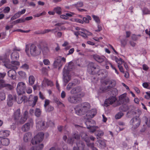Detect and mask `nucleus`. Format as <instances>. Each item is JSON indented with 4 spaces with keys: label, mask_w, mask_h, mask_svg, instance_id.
Here are the masks:
<instances>
[{
    "label": "nucleus",
    "mask_w": 150,
    "mask_h": 150,
    "mask_svg": "<svg viewBox=\"0 0 150 150\" xmlns=\"http://www.w3.org/2000/svg\"><path fill=\"white\" fill-rule=\"evenodd\" d=\"M87 71L88 73L91 74H98V76H101L100 77H104V72L106 73V70L104 69H100L99 67H95L94 63L92 62L89 63L88 66Z\"/></svg>",
    "instance_id": "1"
},
{
    "label": "nucleus",
    "mask_w": 150,
    "mask_h": 150,
    "mask_svg": "<svg viewBox=\"0 0 150 150\" xmlns=\"http://www.w3.org/2000/svg\"><path fill=\"white\" fill-rule=\"evenodd\" d=\"M30 50V52L31 55L33 56H35L39 55L40 53V49H39L35 45L32 44L29 46L28 44L25 45V52L27 55L30 56V54L29 53V51Z\"/></svg>",
    "instance_id": "2"
},
{
    "label": "nucleus",
    "mask_w": 150,
    "mask_h": 150,
    "mask_svg": "<svg viewBox=\"0 0 150 150\" xmlns=\"http://www.w3.org/2000/svg\"><path fill=\"white\" fill-rule=\"evenodd\" d=\"M104 83L106 85H109L104 87H100L98 91L99 93H103L108 91L111 88L115 87L116 85L115 81L113 80H105L104 81Z\"/></svg>",
    "instance_id": "3"
},
{
    "label": "nucleus",
    "mask_w": 150,
    "mask_h": 150,
    "mask_svg": "<svg viewBox=\"0 0 150 150\" xmlns=\"http://www.w3.org/2000/svg\"><path fill=\"white\" fill-rule=\"evenodd\" d=\"M83 93H81L79 94L70 95L67 97V100L68 102L72 104H76L79 103L82 101L81 97L84 96Z\"/></svg>",
    "instance_id": "4"
},
{
    "label": "nucleus",
    "mask_w": 150,
    "mask_h": 150,
    "mask_svg": "<svg viewBox=\"0 0 150 150\" xmlns=\"http://www.w3.org/2000/svg\"><path fill=\"white\" fill-rule=\"evenodd\" d=\"M87 128L89 129L91 133H93L98 128L97 126H94L95 122L93 120L88 118L85 122V123Z\"/></svg>",
    "instance_id": "5"
},
{
    "label": "nucleus",
    "mask_w": 150,
    "mask_h": 150,
    "mask_svg": "<svg viewBox=\"0 0 150 150\" xmlns=\"http://www.w3.org/2000/svg\"><path fill=\"white\" fill-rule=\"evenodd\" d=\"M66 61V59L64 57H62L61 56H59L57 57L54 61L53 64V66L54 68L59 67V69L64 64Z\"/></svg>",
    "instance_id": "6"
},
{
    "label": "nucleus",
    "mask_w": 150,
    "mask_h": 150,
    "mask_svg": "<svg viewBox=\"0 0 150 150\" xmlns=\"http://www.w3.org/2000/svg\"><path fill=\"white\" fill-rule=\"evenodd\" d=\"M44 135V133L42 132L38 133L31 140V143L33 145L39 144L42 141Z\"/></svg>",
    "instance_id": "7"
},
{
    "label": "nucleus",
    "mask_w": 150,
    "mask_h": 150,
    "mask_svg": "<svg viewBox=\"0 0 150 150\" xmlns=\"http://www.w3.org/2000/svg\"><path fill=\"white\" fill-rule=\"evenodd\" d=\"M26 86L25 84L23 82H19L17 85L16 91L19 95H22L25 93Z\"/></svg>",
    "instance_id": "8"
},
{
    "label": "nucleus",
    "mask_w": 150,
    "mask_h": 150,
    "mask_svg": "<svg viewBox=\"0 0 150 150\" xmlns=\"http://www.w3.org/2000/svg\"><path fill=\"white\" fill-rule=\"evenodd\" d=\"M19 57L18 53L16 51H13L11 55V58L13 60L11 62V63L13 64L19 65V62L16 61L18 60Z\"/></svg>",
    "instance_id": "9"
},
{
    "label": "nucleus",
    "mask_w": 150,
    "mask_h": 150,
    "mask_svg": "<svg viewBox=\"0 0 150 150\" xmlns=\"http://www.w3.org/2000/svg\"><path fill=\"white\" fill-rule=\"evenodd\" d=\"M119 102L117 103L118 105H120L121 104H126L129 102V98L127 97V93H124L120 95L119 97Z\"/></svg>",
    "instance_id": "10"
},
{
    "label": "nucleus",
    "mask_w": 150,
    "mask_h": 150,
    "mask_svg": "<svg viewBox=\"0 0 150 150\" xmlns=\"http://www.w3.org/2000/svg\"><path fill=\"white\" fill-rule=\"evenodd\" d=\"M130 122L131 124H132V127L134 129H135L140 125L141 120L139 117L136 116L131 120Z\"/></svg>",
    "instance_id": "11"
},
{
    "label": "nucleus",
    "mask_w": 150,
    "mask_h": 150,
    "mask_svg": "<svg viewBox=\"0 0 150 150\" xmlns=\"http://www.w3.org/2000/svg\"><path fill=\"white\" fill-rule=\"evenodd\" d=\"M81 136L82 138L86 142L88 146L90 147L92 149H93V148L95 147H94V144L93 143H89V137L86 133H82L81 134Z\"/></svg>",
    "instance_id": "12"
},
{
    "label": "nucleus",
    "mask_w": 150,
    "mask_h": 150,
    "mask_svg": "<svg viewBox=\"0 0 150 150\" xmlns=\"http://www.w3.org/2000/svg\"><path fill=\"white\" fill-rule=\"evenodd\" d=\"M38 100V97L37 96H34L33 95L29 96L28 98V103L30 106L34 107L35 105Z\"/></svg>",
    "instance_id": "13"
},
{
    "label": "nucleus",
    "mask_w": 150,
    "mask_h": 150,
    "mask_svg": "<svg viewBox=\"0 0 150 150\" xmlns=\"http://www.w3.org/2000/svg\"><path fill=\"white\" fill-rule=\"evenodd\" d=\"M34 124V122L32 119L30 120L29 122L23 125L22 127V130L24 132H27L30 130V127H32Z\"/></svg>",
    "instance_id": "14"
},
{
    "label": "nucleus",
    "mask_w": 150,
    "mask_h": 150,
    "mask_svg": "<svg viewBox=\"0 0 150 150\" xmlns=\"http://www.w3.org/2000/svg\"><path fill=\"white\" fill-rule=\"evenodd\" d=\"M80 135L78 132L73 134V137H69L67 140V143L69 144L72 145L75 139H79L80 138Z\"/></svg>",
    "instance_id": "15"
},
{
    "label": "nucleus",
    "mask_w": 150,
    "mask_h": 150,
    "mask_svg": "<svg viewBox=\"0 0 150 150\" xmlns=\"http://www.w3.org/2000/svg\"><path fill=\"white\" fill-rule=\"evenodd\" d=\"M117 99L115 96H112L106 99L105 100L104 105L105 106L107 107L110 105H111L114 103Z\"/></svg>",
    "instance_id": "16"
},
{
    "label": "nucleus",
    "mask_w": 150,
    "mask_h": 150,
    "mask_svg": "<svg viewBox=\"0 0 150 150\" xmlns=\"http://www.w3.org/2000/svg\"><path fill=\"white\" fill-rule=\"evenodd\" d=\"M36 127L39 130H43L46 128L47 127L45 126V122L44 121H36Z\"/></svg>",
    "instance_id": "17"
},
{
    "label": "nucleus",
    "mask_w": 150,
    "mask_h": 150,
    "mask_svg": "<svg viewBox=\"0 0 150 150\" xmlns=\"http://www.w3.org/2000/svg\"><path fill=\"white\" fill-rule=\"evenodd\" d=\"M74 64L72 62H70L67 66H65L63 69V71H66V72L69 73V71L74 68Z\"/></svg>",
    "instance_id": "18"
},
{
    "label": "nucleus",
    "mask_w": 150,
    "mask_h": 150,
    "mask_svg": "<svg viewBox=\"0 0 150 150\" xmlns=\"http://www.w3.org/2000/svg\"><path fill=\"white\" fill-rule=\"evenodd\" d=\"M82 105V109L83 113L84 114L86 113H87L91 107L90 104L87 102H85L83 103Z\"/></svg>",
    "instance_id": "19"
},
{
    "label": "nucleus",
    "mask_w": 150,
    "mask_h": 150,
    "mask_svg": "<svg viewBox=\"0 0 150 150\" xmlns=\"http://www.w3.org/2000/svg\"><path fill=\"white\" fill-rule=\"evenodd\" d=\"M97 111L96 109H93L87 112L86 115L89 118H93L96 114Z\"/></svg>",
    "instance_id": "20"
},
{
    "label": "nucleus",
    "mask_w": 150,
    "mask_h": 150,
    "mask_svg": "<svg viewBox=\"0 0 150 150\" xmlns=\"http://www.w3.org/2000/svg\"><path fill=\"white\" fill-rule=\"evenodd\" d=\"M82 89L80 86H77L72 88L70 91V93L71 94H79L80 93Z\"/></svg>",
    "instance_id": "21"
},
{
    "label": "nucleus",
    "mask_w": 150,
    "mask_h": 150,
    "mask_svg": "<svg viewBox=\"0 0 150 150\" xmlns=\"http://www.w3.org/2000/svg\"><path fill=\"white\" fill-rule=\"evenodd\" d=\"M4 88H5L6 89L8 90H11L13 89V87L9 84L6 83L5 82L0 84V90Z\"/></svg>",
    "instance_id": "22"
},
{
    "label": "nucleus",
    "mask_w": 150,
    "mask_h": 150,
    "mask_svg": "<svg viewBox=\"0 0 150 150\" xmlns=\"http://www.w3.org/2000/svg\"><path fill=\"white\" fill-rule=\"evenodd\" d=\"M69 74V73L66 72V71H63V80L66 83H68L71 79V76Z\"/></svg>",
    "instance_id": "23"
},
{
    "label": "nucleus",
    "mask_w": 150,
    "mask_h": 150,
    "mask_svg": "<svg viewBox=\"0 0 150 150\" xmlns=\"http://www.w3.org/2000/svg\"><path fill=\"white\" fill-rule=\"evenodd\" d=\"M93 57L95 60L99 63H101L103 62L106 59L105 57L104 56H100L97 54L93 55Z\"/></svg>",
    "instance_id": "24"
},
{
    "label": "nucleus",
    "mask_w": 150,
    "mask_h": 150,
    "mask_svg": "<svg viewBox=\"0 0 150 150\" xmlns=\"http://www.w3.org/2000/svg\"><path fill=\"white\" fill-rule=\"evenodd\" d=\"M17 69H11L8 72V74L9 77L13 79H14L16 78V72Z\"/></svg>",
    "instance_id": "25"
},
{
    "label": "nucleus",
    "mask_w": 150,
    "mask_h": 150,
    "mask_svg": "<svg viewBox=\"0 0 150 150\" xmlns=\"http://www.w3.org/2000/svg\"><path fill=\"white\" fill-rule=\"evenodd\" d=\"M10 131L8 130L0 131V138L8 137L10 135Z\"/></svg>",
    "instance_id": "26"
},
{
    "label": "nucleus",
    "mask_w": 150,
    "mask_h": 150,
    "mask_svg": "<svg viewBox=\"0 0 150 150\" xmlns=\"http://www.w3.org/2000/svg\"><path fill=\"white\" fill-rule=\"evenodd\" d=\"M20 109H18L14 112L13 116L14 120L16 121H18L20 117Z\"/></svg>",
    "instance_id": "27"
},
{
    "label": "nucleus",
    "mask_w": 150,
    "mask_h": 150,
    "mask_svg": "<svg viewBox=\"0 0 150 150\" xmlns=\"http://www.w3.org/2000/svg\"><path fill=\"white\" fill-rule=\"evenodd\" d=\"M28 112L25 111L20 120L19 122L21 124H23L26 120L28 117Z\"/></svg>",
    "instance_id": "28"
},
{
    "label": "nucleus",
    "mask_w": 150,
    "mask_h": 150,
    "mask_svg": "<svg viewBox=\"0 0 150 150\" xmlns=\"http://www.w3.org/2000/svg\"><path fill=\"white\" fill-rule=\"evenodd\" d=\"M76 144L77 146V147L78 148L79 150V148H82V150H89L87 148L85 147L84 143L82 141H79V143H76Z\"/></svg>",
    "instance_id": "29"
},
{
    "label": "nucleus",
    "mask_w": 150,
    "mask_h": 150,
    "mask_svg": "<svg viewBox=\"0 0 150 150\" xmlns=\"http://www.w3.org/2000/svg\"><path fill=\"white\" fill-rule=\"evenodd\" d=\"M28 101V97L25 96H23L21 98H18L17 103L18 104H20L23 102L24 103H26Z\"/></svg>",
    "instance_id": "30"
},
{
    "label": "nucleus",
    "mask_w": 150,
    "mask_h": 150,
    "mask_svg": "<svg viewBox=\"0 0 150 150\" xmlns=\"http://www.w3.org/2000/svg\"><path fill=\"white\" fill-rule=\"evenodd\" d=\"M32 134L30 132H28L25 133L23 137V139L25 142H27L31 137Z\"/></svg>",
    "instance_id": "31"
},
{
    "label": "nucleus",
    "mask_w": 150,
    "mask_h": 150,
    "mask_svg": "<svg viewBox=\"0 0 150 150\" xmlns=\"http://www.w3.org/2000/svg\"><path fill=\"white\" fill-rule=\"evenodd\" d=\"M44 147V145L42 144H41L38 145H36L32 146L30 149V150H42Z\"/></svg>",
    "instance_id": "32"
},
{
    "label": "nucleus",
    "mask_w": 150,
    "mask_h": 150,
    "mask_svg": "<svg viewBox=\"0 0 150 150\" xmlns=\"http://www.w3.org/2000/svg\"><path fill=\"white\" fill-rule=\"evenodd\" d=\"M129 109V106L126 104L120 106L119 108V110L122 112H126Z\"/></svg>",
    "instance_id": "33"
},
{
    "label": "nucleus",
    "mask_w": 150,
    "mask_h": 150,
    "mask_svg": "<svg viewBox=\"0 0 150 150\" xmlns=\"http://www.w3.org/2000/svg\"><path fill=\"white\" fill-rule=\"evenodd\" d=\"M40 49H41L44 54L45 55L49 52L48 48L47 46L44 47H42L40 45L39 47Z\"/></svg>",
    "instance_id": "34"
},
{
    "label": "nucleus",
    "mask_w": 150,
    "mask_h": 150,
    "mask_svg": "<svg viewBox=\"0 0 150 150\" xmlns=\"http://www.w3.org/2000/svg\"><path fill=\"white\" fill-rule=\"evenodd\" d=\"M29 82L30 85L33 84L35 81V79L33 75H30L29 77Z\"/></svg>",
    "instance_id": "35"
},
{
    "label": "nucleus",
    "mask_w": 150,
    "mask_h": 150,
    "mask_svg": "<svg viewBox=\"0 0 150 150\" xmlns=\"http://www.w3.org/2000/svg\"><path fill=\"white\" fill-rule=\"evenodd\" d=\"M4 65L6 68L11 69H18L16 66L13 65L11 64H5Z\"/></svg>",
    "instance_id": "36"
},
{
    "label": "nucleus",
    "mask_w": 150,
    "mask_h": 150,
    "mask_svg": "<svg viewBox=\"0 0 150 150\" xmlns=\"http://www.w3.org/2000/svg\"><path fill=\"white\" fill-rule=\"evenodd\" d=\"M42 113V111L39 108H36L35 112V115L37 117H39L40 116Z\"/></svg>",
    "instance_id": "37"
},
{
    "label": "nucleus",
    "mask_w": 150,
    "mask_h": 150,
    "mask_svg": "<svg viewBox=\"0 0 150 150\" xmlns=\"http://www.w3.org/2000/svg\"><path fill=\"white\" fill-rule=\"evenodd\" d=\"M54 11L59 15H60L62 13V8L58 6L54 8Z\"/></svg>",
    "instance_id": "38"
},
{
    "label": "nucleus",
    "mask_w": 150,
    "mask_h": 150,
    "mask_svg": "<svg viewBox=\"0 0 150 150\" xmlns=\"http://www.w3.org/2000/svg\"><path fill=\"white\" fill-rule=\"evenodd\" d=\"M91 19V17L89 15H87L86 17L83 18V21L86 23H88L89 22V21Z\"/></svg>",
    "instance_id": "39"
},
{
    "label": "nucleus",
    "mask_w": 150,
    "mask_h": 150,
    "mask_svg": "<svg viewBox=\"0 0 150 150\" xmlns=\"http://www.w3.org/2000/svg\"><path fill=\"white\" fill-rule=\"evenodd\" d=\"M6 75V73L5 72L3 73H0V84L5 82V81L3 80V79L4 78Z\"/></svg>",
    "instance_id": "40"
},
{
    "label": "nucleus",
    "mask_w": 150,
    "mask_h": 150,
    "mask_svg": "<svg viewBox=\"0 0 150 150\" xmlns=\"http://www.w3.org/2000/svg\"><path fill=\"white\" fill-rule=\"evenodd\" d=\"M44 81L45 83L46 84L47 86H49L50 87H52L53 86V82L48 79H45Z\"/></svg>",
    "instance_id": "41"
},
{
    "label": "nucleus",
    "mask_w": 150,
    "mask_h": 150,
    "mask_svg": "<svg viewBox=\"0 0 150 150\" xmlns=\"http://www.w3.org/2000/svg\"><path fill=\"white\" fill-rule=\"evenodd\" d=\"M143 12V15L150 14V10L144 7L142 10Z\"/></svg>",
    "instance_id": "42"
},
{
    "label": "nucleus",
    "mask_w": 150,
    "mask_h": 150,
    "mask_svg": "<svg viewBox=\"0 0 150 150\" xmlns=\"http://www.w3.org/2000/svg\"><path fill=\"white\" fill-rule=\"evenodd\" d=\"M76 113L79 115H84L82 109V108L81 109H75Z\"/></svg>",
    "instance_id": "43"
},
{
    "label": "nucleus",
    "mask_w": 150,
    "mask_h": 150,
    "mask_svg": "<svg viewBox=\"0 0 150 150\" xmlns=\"http://www.w3.org/2000/svg\"><path fill=\"white\" fill-rule=\"evenodd\" d=\"M96 135L98 137L103 136L104 134L103 132L101 130L96 131L95 132Z\"/></svg>",
    "instance_id": "44"
},
{
    "label": "nucleus",
    "mask_w": 150,
    "mask_h": 150,
    "mask_svg": "<svg viewBox=\"0 0 150 150\" xmlns=\"http://www.w3.org/2000/svg\"><path fill=\"white\" fill-rule=\"evenodd\" d=\"M92 17L93 18L94 20L98 24H99L100 23V21L99 17L93 15L92 16Z\"/></svg>",
    "instance_id": "45"
},
{
    "label": "nucleus",
    "mask_w": 150,
    "mask_h": 150,
    "mask_svg": "<svg viewBox=\"0 0 150 150\" xmlns=\"http://www.w3.org/2000/svg\"><path fill=\"white\" fill-rule=\"evenodd\" d=\"M75 86V84L74 83L72 82H70L67 85L66 87V89L67 90L69 91L71 89V88L73 86Z\"/></svg>",
    "instance_id": "46"
},
{
    "label": "nucleus",
    "mask_w": 150,
    "mask_h": 150,
    "mask_svg": "<svg viewBox=\"0 0 150 150\" xmlns=\"http://www.w3.org/2000/svg\"><path fill=\"white\" fill-rule=\"evenodd\" d=\"M142 85L144 88L150 90V83L144 82L142 83Z\"/></svg>",
    "instance_id": "47"
},
{
    "label": "nucleus",
    "mask_w": 150,
    "mask_h": 150,
    "mask_svg": "<svg viewBox=\"0 0 150 150\" xmlns=\"http://www.w3.org/2000/svg\"><path fill=\"white\" fill-rule=\"evenodd\" d=\"M6 96L5 93L3 92H0V100H3L5 99Z\"/></svg>",
    "instance_id": "48"
},
{
    "label": "nucleus",
    "mask_w": 150,
    "mask_h": 150,
    "mask_svg": "<svg viewBox=\"0 0 150 150\" xmlns=\"http://www.w3.org/2000/svg\"><path fill=\"white\" fill-rule=\"evenodd\" d=\"M118 64V66H121L122 64L124 61L122 60V59L120 58H118L116 62Z\"/></svg>",
    "instance_id": "49"
},
{
    "label": "nucleus",
    "mask_w": 150,
    "mask_h": 150,
    "mask_svg": "<svg viewBox=\"0 0 150 150\" xmlns=\"http://www.w3.org/2000/svg\"><path fill=\"white\" fill-rule=\"evenodd\" d=\"M123 115V113L122 112H118L115 115V118L116 119H119Z\"/></svg>",
    "instance_id": "50"
},
{
    "label": "nucleus",
    "mask_w": 150,
    "mask_h": 150,
    "mask_svg": "<svg viewBox=\"0 0 150 150\" xmlns=\"http://www.w3.org/2000/svg\"><path fill=\"white\" fill-rule=\"evenodd\" d=\"M19 75L22 78H25L26 76L25 73L23 71H19L18 72Z\"/></svg>",
    "instance_id": "51"
},
{
    "label": "nucleus",
    "mask_w": 150,
    "mask_h": 150,
    "mask_svg": "<svg viewBox=\"0 0 150 150\" xmlns=\"http://www.w3.org/2000/svg\"><path fill=\"white\" fill-rule=\"evenodd\" d=\"M45 109L46 111L50 112L53 110L54 109V108L51 106H48L46 107V108H45Z\"/></svg>",
    "instance_id": "52"
},
{
    "label": "nucleus",
    "mask_w": 150,
    "mask_h": 150,
    "mask_svg": "<svg viewBox=\"0 0 150 150\" xmlns=\"http://www.w3.org/2000/svg\"><path fill=\"white\" fill-rule=\"evenodd\" d=\"M106 64L107 65H109L112 69L114 70L116 69L114 66L112 65L109 61H107L106 62Z\"/></svg>",
    "instance_id": "53"
},
{
    "label": "nucleus",
    "mask_w": 150,
    "mask_h": 150,
    "mask_svg": "<svg viewBox=\"0 0 150 150\" xmlns=\"http://www.w3.org/2000/svg\"><path fill=\"white\" fill-rule=\"evenodd\" d=\"M83 6V3L82 2H78L75 4V6L76 7H81Z\"/></svg>",
    "instance_id": "54"
},
{
    "label": "nucleus",
    "mask_w": 150,
    "mask_h": 150,
    "mask_svg": "<svg viewBox=\"0 0 150 150\" xmlns=\"http://www.w3.org/2000/svg\"><path fill=\"white\" fill-rule=\"evenodd\" d=\"M121 45L122 46L124 47L127 44V40L126 39H123L121 41Z\"/></svg>",
    "instance_id": "55"
},
{
    "label": "nucleus",
    "mask_w": 150,
    "mask_h": 150,
    "mask_svg": "<svg viewBox=\"0 0 150 150\" xmlns=\"http://www.w3.org/2000/svg\"><path fill=\"white\" fill-rule=\"evenodd\" d=\"M21 68L27 70L29 68V66L27 64H25L21 66Z\"/></svg>",
    "instance_id": "56"
},
{
    "label": "nucleus",
    "mask_w": 150,
    "mask_h": 150,
    "mask_svg": "<svg viewBox=\"0 0 150 150\" xmlns=\"http://www.w3.org/2000/svg\"><path fill=\"white\" fill-rule=\"evenodd\" d=\"M50 103V100L48 99H45V101L44 107L45 108H46Z\"/></svg>",
    "instance_id": "57"
},
{
    "label": "nucleus",
    "mask_w": 150,
    "mask_h": 150,
    "mask_svg": "<svg viewBox=\"0 0 150 150\" xmlns=\"http://www.w3.org/2000/svg\"><path fill=\"white\" fill-rule=\"evenodd\" d=\"M43 62L45 65H48L50 64V62L48 59H44Z\"/></svg>",
    "instance_id": "58"
},
{
    "label": "nucleus",
    "mask_w": 150,
    "mask_h": 150,
    "mask_svg": "<svg viewBox=\"0 0 150 150\" xmlns=\"http://www.w3.org/2000/svg\"><path fill=\"white\" fill-rule=\"evenodd\" d=\"M98 142L101 145L103 146H105L106 145V143L104 141L99 140H98Z\"/></svg>",
    "instance_id": "59"
},
{
    "label": "nucleus",
    "mask_w": 150,
    "mask_h": 150,
    "mask_svg": "<svg viewBox=\"0 0 150 150\" xmlns=\"http://www.w3.org/2000/svg\"><path fill=\"white\" fill-rule=\"evenodd\" d=\"M66 16L67 17L68 19H69V17H71L73 15L75 14V13L74 12H70L69 13H66Z\"/></svg>",
    "instance_id": "60"
},
{
    "label": "nucleus",
    "mask_w": 150,
    "mask_h": 150,
    "mask_svg": "<svg viewBox=\"0 0 150 150\" xmlns=\"http://www.w3.org/2000/svg\"><path fill=\"white\" fill-rule=\"evenodd\" d=\"M10 10V9L9 7H6L4 10V13H8Z\"/></svg>",
    "instance_id": "61"
},
{
    "label": "nucleus",
    "mask_w": 150,
    "mask_h": 150,
    "mask_svg": "<svg viewBox=\"0 0 150 150\" xmlns=\"http://www.w3.org/2000/svg\"><path fill=\"white\" fill-rule=\"evenodd\" d=\"M98 29H96L95 30V31L96 32H100V31H101L102 29V28L101 27V26L99 24H98Z\"/></svg>",
    "instance_id": "62"
},
{
    "label": "nucleus",
    "mask_w": 150,
    "mask_h": 150,
    "mask_svg": "<svg viewBox=\"0 0 150 150\" xmlns=\"http://www.w3.org/2000/svg\"><path fill=\"white\" fill-rule=\"evenodd\" d=\"M39 96L40 98L42 100H44L45 98V97L44 96L43 94L41 91H40L39 92Z\"/></svg>",
    "instance_id": "63"
},
{
    "label": "nucleus",
    "mask_w": 150,
    "mask_h": 150,
    "mask_svg": "<svg viewBox=\"0 0 150 150\" xmlns=\"http://www.w3.org/2000/svg\"><path fill=\"white\" fill-rule=\"evenodd\" d=\"M132 39L134 41H136L138 40V38L137 35L133 34L132 35Z\"/></svg>",
    "instance_id": "64"
}]
</instances>
